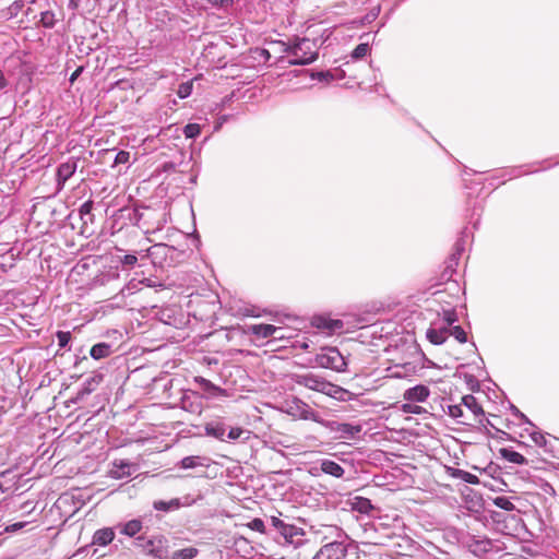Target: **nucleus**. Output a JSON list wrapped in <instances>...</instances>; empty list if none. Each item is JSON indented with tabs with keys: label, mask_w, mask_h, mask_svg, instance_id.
Segmentation results:
<instances>
[{
	"label": "nucleus",
	"mask_w": 559,
	"mask_h": 559,
	"mask_svg": "<svg viewBox=\"0 0 559 559\" xmlns=\"http://www.w3.org/2000/svg\"><path fill=\"white\" fill-rule=\"evenodd\" d=\"M324 530H317V534H323L322 540L334 538L332 542L323 545L312 559H344L347 555V546L344 538H347L345 532L335 525H323Z\"/></svg>",
	"instance_id": "1"
},
{
	"label": "nucleus",
	"mask_w": 559,
	"mask_h": 559,
	"mask_svg": "<svg viewBox=\"0 0 559 559\" xmlns=\"http://www.w3.org/2000/svg\"><path fill=\"white\" fill-rule=\"evenodd\" d=\"M282 47L283 52L293 57L289 64H310L318 58L317 44L309 38H297L294 44L282 43Z\"/></svg>",
	"instance_id": "2"
},
{
	"label": "nucleus",
	"mask_w": 559,
	"mask_h": 559,
	"mask_svg": "<svg viewBox=\"0 0 559 559\" xmlns=\"http://www.w3.org/2000/svg\"><path fill=\"white\" fill-rule=\"evenodd\" d=\"M293 379L295 383L299 385H304L310 390L324 393L332 397H336L338 394L344 392L341 386L335 385L326 381L324 378L310 372L304 374H295Z\"/></svg>",
	"instance_id": "3"
},
{
	"label": "nucleus",
	"mask_w": 559,
	"mask_h": 559,
	"mask_svg": "<svg viewBox=\"0 0 559 559\" xmlns=\"http://www.w3.org/2000/svg\"><path fill=\"white\" fill-rule=\"evenodd\" d=\"M135 546L153 556L155 559H168V540L162 535L150 538L139 536L134 542Z\"/></svg>",
	"instance_id": "4"
},
{
	"label": "nucleus",
	"mask_w": 559,
	"mask_h": 559,
	"mask_svg": "<svg viewBox=\"0 0 559 559\" xmlns=\"http://www.w3.org/2000/svg\"><path fill=\"white\" fill-rule=\"evenodd\" d=\"M270 522L275 531L283 537L286 544L293 545L295 548L304 545L305 531L301 527L285 523L283 520L276 516H271Z\"/></svg>",
	"instance_id": "5"
},
{
	"label": "nucleus",
	"mask_w": 559,
	"mask_h": 559,
	"mask_svg": "<svg viewBox=\"0 0 559 559\" xmlns=\"http://www.w3.org/2000/svg\"><path fill=\"white\" fill-rule=\"evenodd\" d=\"M316 364L321 368L332 369L337 372L345 371L347 362L336 347L322 348L316 356Z\"/></svg>",
	"instance_id": "6"
},
{
	"label": "nucleus",
	"mask_w": 559,
	"mask_h": 559,
	"mask_svg": "<svg viewBox=\"0 0 559 559\" xmlns=\"http://www.w3.org/2000/svg\"><path fill=\"white\" fill-rule=\"evenodd\" d=\"M323 426L333 432L338 433V438L348 439L361 431V426L336 420H325Z\"/></svg>",
	"instance_id": "7"
},
{
	"label": "nucleus",
	"mask_w": 559,
	"mask_h": 559,
	"mask_svg": "<svg viewBox=\"0 0 559 559\" xmlns=\"http://www.w3.org/2000/svg\"><path fill=\"white\" fill-rule=\"evenodd\" d=\"M79 159L71 157L67 162L60 164L57 168V183L58 189H62L66 181L70 179L78 168Z\"/></svg>",
	"instance_id": "8"
},
{
	"label": "nucleus",
	"mask_w": 559,
	"mask_h": 559,
	"mask_svg": "<svg viewBox=\"0 0 559 559\" xmlns=\"http://www.w3.org/2000/svg\"><path fill=\"white\" fill-rule=\"evenodd\" d=\"M430 391L426 385L418 384L413 388L407 389L404 392V400L409 402H425L429 396Z\"/></svg>",
	"instance_id": "9"
},
{
	"label": "nucleus",
	"mask_w": 559,
	"mask_h": 559,
	"mask_svg": "<svg viewBox=\"0 0 559 559\" xmlns=\"http://www.w3.org/2000/svg\"><path fill=\"white\" fill-rule=\"evenodd\" d=\"M281 328L272 324H252L248 328L249 333L257 336L258 338H267L273 336Z\"/></svg>",
	"instance_id": "10"
},
{
	"label": "nucleus",
	"mask_w": 559,
	"mask_h": 559,
	"mask_svg": "<svg viewBox=\"0 0 559 559\" xmlns=\"http://www.w3.org/2000/svg\"><path fill=\"white\" fill-rule=\"evenodd\" d=\"M450 334L448 325L441 328H429L426 332L427 338L435 345L443 344Z\"/></svg>",
	"instance_id": "11"
},
{
	"label": "nucleus",
	"mask_w": 559,
	"mask_h": 559,
	"mask_svg": "<svg viewBox=\"0 0 559 559\" xmlns=\"http://www.w3.org/2000/svg\"><path fill=\"white\" fill-rule=\"evenodd\" d=\"M132 464L124 460H116L112 462V467L109 472L110 476L115 479H121L131 475Z\"/></svg>",
	"instance_id": "12"
},
{
	"label": "nucleus",
	"mask_w": 559,
	"mask_h": 559,
	"mask_svg": "<svg viewBox=\"0 0 559 559\" xmlns=\"http://www.w3.org/2000/svg\"><path fill=\"white\" fill-rule=\"evenodd\" d=\"M103 381V374L95 373L91 378H88L84 383L82 389L76 394V400H82L86 395L94 392L97 388V385Z\"/></svg>",
	"instance_id": "13"
},
{
	"label": "nucleus",
	"mask_w": 559,
	"mask_h": 559,
	"mask_svg": "<svg viewBox=\"0 0 559 559\" xmlns=\"http://www.w3.org/2000/svg\"><path fill=\"white\" fill-rule=\"evenodd\" d=\"M210 459L200 455L186 456L179 462V466L182 469L207 467L210 465Z\"/></svg>",
	"instance_id": "14"
},
{
	"label": "nucleus",
	"mask_w": 559,
	"mask_h": 559,
	"mask_svg": "<svg viewBox=\"0 0 559 559\" xmlns=\"http://www.w3.org/2000/svg\"><path fill=\"white\" fill-rule=\"evenodd\" d=\"M319 464H320L321 472H323L328 475L334 476L336 478L343 477V475L345 473L344 468L338 463H336L332 460L324 459V460H321L319 462Z\"/></svg>",
	"instance_id": "15"
},
{
	"label": "nucleus",
	"mask_w": 559,
	"mask_h": 559,
	"mask_svg": "<svg viewBox=\"0 0 559 559\" xmlns=\"http://www.w3.org/2000/svg\"><path fill=\"white\" fill-rule=\"evenodd\" d=\"M313 324L321 330L329 332H335L343 329V322L341 320L329 319L324 317L314 318Z\"/></svg>",
	"instance_id": "16"
},
{
	"label": "nucleus",
	"mask_w": 559,
	"mask_h": 559,
	"mask_svg": "<svg viewBox=\"0 0 559 559\" xmlns=\"http://www.w3.org/2000/svg\"><path fill=\"white\" fill-rule=\"evenodd\" d=\"M115 538V532L111 527L97 530L93 535V544L98 546H107Z\"/></svg>",
	"instance_id": "17"
},
{
	"label": "nucleus",
	"mask_w": 559,
	"mask_h": 559,
	"mask_svg": "<svg viewBox=\"0 0 559 559\" xmlns=\"http://www.w3.org/2000/svg\"><path fill=\"white\" fill-rule=\"evenodd\" d=\"M205 429V435L206 436H210V437H213V438H216L221 441H225V432H226V428H225V425L222 423V421H211V423H207L204 427Z\"/></svg>",
	"instance_id": "18"
},
{
	"label": "nucleus",
	"mask_w": 559,
	"mask_h": 559,
	"mask_svg": "<svg viewBox=\"0 0 559 559\" xmlns=\"http://www.w3.org/2000/svg\"><path fill=\"white\" fill-rule=\"evenodd\" d=\"M448 474L451 477L457 478V479H462V480H464L467 484H472V485L479 484V478L476 475L471 474V473H468L466 471H463V469L449 467L448 468Z\"/></svg>",
	"instance_id": "19"
},
{
	"label": "nucleus",
	"mask_w": 559,
	"mask_h": 559,
	"mask_svg": "<svg viewBox=\"0 0 559 559\" xmlns=\"http://www.w3.org/2000/svg\"><path fill=\"white\" fill-rule=\"evenodd\" d=\"M118 527L121 534L133 537L142 530V522L138 519H133L124 524H119Z\"/></svg>",
	"instance_id": "20"
},
{
	"label": "nucleus",
	"mask_w": 559,
	"mask_h": 559,
	"mask_svg": "<svg viewBox=\"0 0 559 559\" xmlns=\"http://www.w3.org/2000/svg\"><path fill=\"white\" fill-rule=\"evenodd\" d=\"M111 354V345L108 343L95 344L90 352V355L98 360L108 357Z\"/></svg>",
	"instance_id": "21"
},
{
	"label": "nucleus",
	"mask_w": 559,
	"mask_h": 559,
	"mask_svg": "<svg viewBox=\"0 0 559 559\" xmlns=\"http://www.w3.org/2000/svg\"><path fill=\"white\" fill-rule=\"evenodd\" d=\"M500 454L503 459H506L507 461H509L511 463H515V464H520V465L527 464L526 457L516 451L503 448L500 450Z\"/></svg>",
	"instance_id": "22"
},
{
	"label": "nucleus",
	"mask_w": 559,
	"mask_h": 559,
	"mask_svg": "<svg viewBox=\"0 0 559 559\" xmlns=\"http://www.w3.org/2000/svg\"><path fill=\"white\" fill-rule=\"evenodd\" d=\"M352 506L353 510L358 511L359 513L362 514H368L373 509L371 501L364 497H356Z\"/></svg>",
	"instance_id": "23"
},
{
	"label": "nucleus",
	"mask_w": 559,
	"mask_h": 559,
	"mask_svg": "<svg viewBox=\"0 0 559 559\" xmlns=\"http://www.w3.org/2000/svg\"><path fill=\"white\" fill-rule=\"evenodd\" d=\"M462 404L468 408L475 416L484 415L481 406L477 403L475 396L468 394L463 396Z\"/></svg>",
	"instance_id": "24"
},
{
	"label": "nucleus",
	"mask_w": 559,
	"mask_h": 559,
	"mask_svg": "<svg viewBox=\"0 0 559 559\" xmlns=\"http://www.w3.org/2000/svg\"><path fill=\"white\" fill-rule=\"evenodd\" d=\"M181 506L180 500L175 498L170 501L157 500L154 501L153 507L155 510L168 512L170 510L179 509Z\"/></svg>",
	"instance_id": "25"
},
{
	"label": "nucleus",
	"mask_w": 559,
	"mask_h": 559,
	"mask_svg": "<svg viewBox=\"0 0 559 559\" xmlns=\"http://www.w3.org/2000/svg\"><path fill=\"white\" fill-rule=\"evenodd\" d=\"M300 417L302 419L313 420V421L319 423L321 425H323V423H325V420L321 419L320 416L318 415V413H316L307 404H302L300 406Z\"/></svg>",
	"instance_id": "26"
},
{
	"label": "nucleus",
	"mask_w": 559,
	"mask_h": 559,
	"mask_svg": "<svg viewBox=\"0 0 559 559\" xmlns=\"http://www.w3.org/2000/svg\"><path fill=\"white\" fill-rule=\"evenodd\" d=\"M198 549L194 547H187L173 552L170 559H193L198 555Z\"/></svg>",
	"instance_id": "27"
},
{
	"label": "nucleus",
	"mask_w": 559,
	"mask_h": 559,
	"mask_svg": "<svg viewBox=\"0 0 559 559\" xmlns=\"http://www.w3.org/2000/svg\"><path fill=\"white\" fill-rule=\"evenodd\" d=\"M493 504L506 511H513L515 509V506L510 500V498L504 496L496 497L493 499Z\"/></svg>",
	"instance_id": "28"
},
{
	"label": "nucleus",
	"mask_w": 559,
	"mask_h": 559,
	"mask_svg": "<svg viewBox=\"0 0 559 559\" xmlns=\"http://www.w3.org/2000/svg\"><path fill=\"white\" fill-rule=\"evenodd\" d=\"M174 250V247L167 246L165 243H156L147 249L148 255L164 254L166 255L168 251Z\"/></svg>",
	"instance_id": "29"
},
{
	"label": "nucleus",
	"mask_w": 559,
	"mask_h": 559,
	"mask_svg": "<svg viewBox=\"0 0 559 559\" xmlns=\"http://www.w3.org/2000/svg\"><path fill=\"white\" fill-rule=\"evenodd\" d=\"M449 335L454 336L460 343L467 342V334L460 325L450 326Z\"/></svg>",
	"instance_id": "30"
},
{
	"label": "nucleus",
	"mask_w": 559,
	"mask_h": 559,
	"mask_svg": "<svg viewBox=\"0 0 559 559\" xmlns=\"http://www.w3.org/2000/svg\"><path fill=\"white\" fill-rule=\"evenodd\" d=\"M201 132V128L198 123H189L183 128V134L188 139L197 138Z\"/></svg>",
	"instance_id": "31"
},
{
	"label": "nucleus",
	"mask_w": 559,
	"mask_h": 559,
	"mask_svg": "<svg viewBox=\"0 0 559 559\" xmlns=\"http://www.w3.org/2000/svg\"><path fill=\"white\" fill-rule=\"evenodd\" d=\"M442 319L449 328L452 326L459 320L457 314L453 309L443 310Z\"/></svg>",
	"instance_id": "32"
},
{
	"label": "nucleus",
	"mask_w": 559,
	"mask_h": 559,
	"mask_svg": "<svg viewBox=\"0 0 559 559\" xmlns=\"http://www.w3.org/2000/svg\"><path fill=\"white\" fill-rule=\"evenodd\" d=\"M462 250H463V246L460 241H457L455 243V252L453 254H451L447 269L453 270V266L457 264L459 255L461 254Z\"/></svg>",
	"instance_id": "33"
},
{
	"label": "nucleus",
	"mask_w": 559,
	"mask_h": 559,
	"mask_svg": "<svg viewBox=\"0 0 559 559\" xmlns=\"http://www.w3.org/2000/svg\"><path fill=\"white\" fill-rule=\"evenodd\" d=\"M195 381L200 383L201 388L204 390V391H207V392H217L219 391L221 389L218 386H216L215 384H213L210 380L207 379H204V378H195Z\"/></svg>",
	"instance_id": "34"
},
{
	"label": "nucleus",
	"mask_w": 559,
	"mask_h": 559,
	"mask_svg": "<svg viewBox=\"0 0 559 559\" xmlns=\"http://www.w3.org/2000/svg\"><path fill=\"white\" fill-rule=\"evenodd\" d=\"M369 52L368 44H359L352 52L354 59L364 58Z\"/></svg>",
	"instance_id": "35"
},
{
	"label": "nucleus",
	"mask_w": 559,
	"mask_h": 559,
	"mask_svg": "<svg viewBox=\"0 0 559 559\" xmlns=\"http://www.w3.org/2000/svg\"><path fill=\"white\" fill-rule=\"evenodd\" d=\"M245 433L249 435L250 432L240 427H234L228 431L227 439L228 440H237V439L241 438V436Z\"/></svg>",
	"instance_id": "36"
},
{
	"label": "nucleus",
	"mask_w": 559,
	"mask_h": 559,
	"mask_svg": "<svg viewBox=\"0 0 559 559\" xmlns=\"http://www.w3.org/2000/svg\"><path fill=\"white\" fill-rule=\"evenodd\" d=\"M138 262V258L134 254H126L120 259V263L123 267L131 269Z\"/></svg>",
	"instance_id": "37"
},
{
	"label": "nucleus",
	"mask_w": 559,
	"mask_h": 559,
	"mask_svg": "<svg viewBox=\"0 0 559 559\" xmlns=\"http://www.w3.org/2000/svg\"><path fill=\"white\" fill-rule=\"evenodd\" d=\"M130 159V153L127 151H120L116 154L114 166L120 165V164H128Z\"/></svg>",
	"instance_id": "38"
},
{
	"label": "nucleus",
	"mask_w": 559,
	"mask_h": 559,
	"mask_svg": "<svg viewBox=\"0 0 559 559\" xmlns=\"http://www.w3.org/2000/svg\"><path fill=\"white\" fill-rule=\"evenodd\" d=\"M57 338H58V345L60 347H66L71 340V333L59 331V332H57Z\"/></svg>",
	"instance_id": "39"
},
{
	"label": "nucleus",
	"mask_w": 559,
	"mask_h": 559,
	"mask_svg": "<svg viewBox=\"0 0 559 559\" xmlns=\"http://www.w3.org/2000/svg\"><path fill=\"white\" fill-rule=\"evenodd\" d=\"M248 526L253 531L265 533V524L261 519H253L248 523Z\"/></svg>",
	"instance_id": "40"
},
{
	"label": "nucleus",
	"mask_w": 559,
	"mask_h": 559,
	"mask_svg": "<svg viewBox=\"0 0 559 559\" xmlns=\"http://www.w3.org/2000/svg\"><path fill=\"white\" fill-rule=\"evenodd\" d=\"M191 92H192V84L191 83H182L179 85L178 96L180 98H186L191 94Z\"/></svg>",
	"instance_id": "41"
},
{
	"label": "nucleus",
	"mask_w": 559,
	"mask_h": 559,
	"mask_svg": "<svg viewBox=\"0 0 559 559\" xmlns=\"http://www.w3.org/2000/svg\"><path fill=\"white\" fill-rule=\"evenodd\" d=\"M402 411L406 414H420L423 408L413 403H406L402 405Z\"/></svg>",
	"instance_id": "42"
},
{
	"label": "nucleus",
	"mask_w": 559,
	"mask_h": 559,
	"mask_svg": "<svg viewBox=\"0 0 559 559\" xmlns=\"http://www.w3.org/2000/svg\"><path fill=\"white\" fill-rule=\"evenodd\" d=\"M448 413L451 417L453 418H460V417H463V409H462V405L461 404H457V405H449L448 407Z\"/></svg>",
	"instance_id": "43"
},
{
	"label": "nucleus",
	"mask_w": 559,
	"mask_h": 559,
	"mask_svg": "<svg viewBox=\"0 0 559 559\" xmlns=\"http://www.w3.org/2000/svg\"><path fill=\"white\" fill-rule=\"evenodd\" d=\"M181 404H182V408L186 411H190L192 413H201L200 404H193L192 402H189L188 400H182Z\"/></svg>",
	"instance_id": "44"
},
{
	"label": "nucleus",
	"mask_w": 559,
	"mask_h": 559,
	"mask_svg": "<svg viewBox=\"0 0 559 559\" xmlns=\"http://www.w3.org/2000/svg\"><path fill=\"white\" fill-rule=\"evenodd\" d=\"M41 23L46 27H52L53 26V14L49 11L41 13Z\"/></svg>",
	"instance_id": "45"
},
{
	"label": "nucleus",
	"mask_w": 559,
	"mask_h": 559,
	"mask_svg": "<svg viewBox=\"0 0 559 559\" xmlns=\"http://www.w3.org/2000/svg\"><path fill=\"white\" fill-rule=\"evenodd\" d=\"M93 201L88 200L86 202H84L81 206H80V215L81 217H83L84 215H91V212L93 210Z\"/></svg>",
	"instance_id": "46"
},
{
	"label": "nucleus",
	"mask_w": 559,
	"mask_h": 559,
	"mask_svg": "<svg viewBox=\"0 0 559 559\" xmlns=\"http://www.w3.org/2000/svg\"><path fill=\"white\" fill-rule=\"evenodd\" d=\"M234 0H207L213 7L227 8Z\"/></svg>",
	"instance_id": "47"
},
{
	"label": "nucleus",
	"mask_w": 559,
	"mask_h": 559,
	"mask_svg": "<svg viewBox=\"0 0 559 559\" xmlns=\"http://www.w3.org/2000/svg\"><path fill=\"white\" fill-rule=\"evenodd\" d=\"M312 78H317L320 81H329L333 79V75L330 72H318L312 74Z\"/></svg>",
	"instance_id": "48"
},
{
	"label": "nucleus",
	"mask_w": 559,
	"mask_h": 559,
	"mask_svg": "<svg viewBox=\"0 0 559 559\" xmlns=\"http://www.w3.org/2000/svg\"><path fill=\"white\" fill-rule=\"evenodd\" d=\"M532 438L534 440V442L538 445H543L544 442H545V438L543 435L538 433V432H535L532 435Z\"/></svg>",
	"instance_id": "49"
},
{
	"label": "nucleus",
	"mask_w": 559,
	"mask_h": 559,
	"mask_svg": "<svg viewBox=\"0 0 559 559\" xmlns=\"http://www.w3.org/2000/svg\"><path fill=\"white\" fill-rule=\"evenodd\" d=\"M83 72V67H79L70 76V82L73 83Z\"/></svg>",
	"instance_id": "50"
},
{
	"label": "nucleus",
	"mask_w": 559,
	"mask_h": 559,
	"mask_svg": "<svg viewBox=\"0 0 559 559\" xmlns=\"http://www.w3.org/2000/svg\"><path fill=\"white\" fill-rule=\"evenodd\" d=\"M24 525H25V523H23V522L14 523L11 526H8L7 531L15 532V531L24 527Z\"/></svg>",
	"instance_id": "51"
},
{
	"label": "nucleus",
	"mask_w": 559,
	"mask_h": 559,
	"mask_svg": "<svg viewBox=\"0 0 559 559\" xmlns=\"http://www.w3.org/2000/svg\"><path fill=\"white\" fill-rule=\"evenodd\" d=\"M7 86V80L3 75V73L0 71V90L4 88Z\"/></svg>",
	"instance_id": "52"
},
{
	"label": "nucleus",
	"mask_w": 559,
	"mask_h": 559,
	"mask_svg": "<svg viewBox=\"0 0 559 559\" xmlns=\"http://www.w3.org/2000/svg\"><path fill=\"white\" fill-rule=\"evenodd\" d=\"M23 5H24V4H23V2H22V1H15V2H13V4H12V9L16 11V10L22 9V8H23Z\"/></svg>",
	"instance_id": "53"
},
{
	"label": "nucleus",
	"mask_w": 559,
	"mask_h": 559,
	"mask_svg": "<svg viewBox=\"0 0 559 559\" xmlns=\"http://www.w3.org/2000/svg\"><path fill=\"white\" fill-rule=\"evenodd\" d=\"M142 283H145V284H146V286H148V287L154 286V285L152 284V282H151L148 278H145Z\"/></svg>",
	"instance_id": "54"
}]
</instances>
